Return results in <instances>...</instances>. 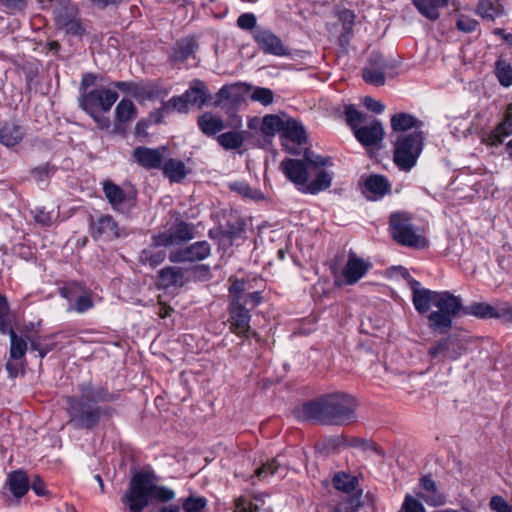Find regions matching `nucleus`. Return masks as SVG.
<instances>
[{"label":"nucleus","instance_id":"obj_1","mask_svg":"<svg viewBox=\"0 0 512 512\" xmlns=\"http://www.w3.org/2000/svg\"><path fill=\"white\" fill-rule=\"evenodd\" d=\"M79 394L66 397V411L69 416L67 424L75 430L91 431L96 428L103 417L110 418L116 410L99 403H112L120 394L112 392L106 385H96L91 381L78 385Z\"/></svg>","mask_w":512,"mask_h":512},{"label":"nucleus","instance_id":"obj_2","mask_svg":"<svg viewBox=\"0 0 512 512\" xmlns=\"http://www.w3.org/2000/svg\"><path fill=\"white\" fill-rule=\"evenodd\" d=\"M358 402L354 396L336 391L304 402L297 409V417L319 425L344 426L357 420Z\"/></svg>","mask_w":512,"mask_h":512},{"label":"nucleus","instance_id":"obj_3","mask_svg":"<svg viewBox=\"0 0 512 512\" xmlns=\"http://www.w3.org/2000/svg\"><path fill=\"white\" fill-rule=\"evenodd\" d=\"M256 278H228L229 329L239 337L247 338L251 329V311L263 302L262 291H251Z\"/></svg>","mask_w":512,"mask_h":512},{"label":"nucleus","instance_id":"obj_4","mask_svg":"<svg viewBox=\"0 0 512 512\" xmlns=\"http://www.w3.org/2000/svg\"><path fill=\"white\" fill-rule=\"evenodd\" d=\"M436 308L427 315L428 328L434 334H447L453 327L454 319L466 316V306L461 297L448 290L440 291Z\"/></svg>","mask_w":512,"mask_h":512},{"label":"nucleus","instance_id":"obj_5","mask_svg":"<svg viewBox=\"0 0 512 512\" xmlns=\"http://www.w3.org/2000/svg\"><path fill=\"white\" fill-rule=\"evenodd\" d=\"M151 476L152 471L136 472L129 483V488L122 496V503L130 512H142L151 499Z\"/></svg>","mask_w":512,"mask_h":512},{"label":"nucleus","instance_id":"obj_6","mask_svg":"<svg viewBox=\"0 0 512 512\" xmlns=\"http://www.w3.org/2000/svg\"><path fill=\"white\" fill-rule=\"evenodd\" d=\"M412 221V214L404 211H396L389 216V234L401 246L416 247V231Z\"/></svg>","mask_w":512,"mask_h":512},{"label":"nucleus","instance_id":"obj_7","mask_svg":"<svg viewBox=\"0 0 512 512\" xmlns=\"http://www.w3.org/2000/svg\"><path fill=\"white\" fill-rule=\"evenodd\" d=\"M194 237V225L178 217L167 231L153 235L152 242L156 247H172L187 243Z\"/></svg>","mask_w":512,"mask_h":512},{"label":"nucleus","instance_id":"obj_8","mask_svg":"<svg viewBox=\"0 0 512 512\" xmlns=\"http://www.w3.org/2000/svg\"><path fill=\"white\" fill-rule=\"evenodd\" d=\"M393 144V161L401 170L408 172L416 164V153L413 151L416 145V132L396 135L391 139Z\"/></svg>","mask_w":512,"mask_h":512},{"label":"nucleus","instance_id":"obj_9","mask_svg":"<svg viewBox=\"0 0 512 512\" xmlns=\"http://www.w3.org/2000/svg\"><path fill=\"white\" fill-rule=\"evenodd\" d=\"M89 226L94 240L114 241L129 235L127 228L119 226L113 216L109 214H103L97 218L90 216Z\"/></svg>","mask_w":512,"mask_h":512},{"label":"nucleus","instance_id":"obj_10","mask_svg":"<svg viewBox=\"0 0 512 512\" xmlns=\"http://www.w3.org/2000/svg\"><path fill=\"white\" fill-rule=\"evenodd\" d=\"M119 94L109 88L90 90L88 93L80 94L78 99L79 107L85 112H91L100 107L103 112H108L117 101Z\"/></svg>","mask_w":512,"mask_h":512},{"label":"nucleus","instance_id":"obj_11","mask_svg":"<svg viewBox=\"0 0 512 512\" xmlns=\"http://www.w3.org/2000/svg\"><path fill=\"white\" fill-rule=\"evenodd\" d=\"M254 42L258 48L267 55L277 57H288L291 55L290 49L283 43L271 29L258 27L252 32Z\"/></svg>","mask_w":512,"mask_h":512},{"label":"nucleus","instance_id":"obj_12","mask_svg":"<svg viewBox=\"0 0 512 512\" xmlns=\"http://www.w3.org/2000/svg\"><path fill=\"white\" fill-rule=\"evenodd\" d=\"M211 250L210 243L206 240H201L170 252L168 258L172 263L200 262L211 255Z\"/></svg>","mask_w":512,"mask_h":512},{"label":"nucleus","instance_id":"obj_13","mask_svg":"<svg viewBox=\"0 0 512 512\" xmlns=\"http://www.w3.org/2000/svg\"><path fill=\"white\" fill-rule=\"evenodd\" d=\"M419 487L421 491H418V512H426L420 500L432 507L442 506L446 503L445 495L439 490L430 474L420 478Z\"/></svg>","mask_w":512,"mask_h":512},{"label":"nucleus","instance_id":"obj_14","mask_svg":"<svg viewBox=\"0 0 512 512\" xmlns=\"http://www.w3.org/2000/svg\"><path fill=\"white\" fill-rule=\"evenodd\" d=\"M103 192L112 208L121 213H129L136 206V197L128 196L124 190L111 181L103 185Z\"/></svg>","mask_w":512,"mask_h":512},{"label":"nucleus","instance_id":"obj_15","mask_svg":"<svg viewBox=\"0 0 512 512\" xmlns=\"http://www.w3.org/2000/svg\"><path fill=\"white\" fill-rule=\"evenodd\" d=\"M466 348V342L459 335L450 334L430 347L428 353L432 358L445 353L449 359L456 360L464 353Z\"/></svg>","mask_w":512,"mask_h":512},{"label":"nucleus","instance_id":"obj_16","mask_svg":"<svg viewBox=\"0 0 512 512\" xmlns=\"http://www.w3.org/2000/svg\"><path fill=\"white\" fill-rule=\"evenodd\" d=\"M357 141L365 148H378L384 138L383 124L373 119L369 125L361 126L353 132Z\"/></svg>","mask_w":512,"mask_h":512},{"label":"nucleus","instance_id":"obj_17","mask_svg":"<svg viewBox=\"0 0 512 512\" xmlns=\"http://www.w3.org/2000/svg\"><path fill=\"white\" fill-rule=\"evenodd\" d=\"M280 170L298 189L308 182L309 173L303 160L285 158L280 163Z\"/></svg>","mask_w":512,"mask_h":512},{"label":"nucleus","instance_id":"obj_18","mask_svg":"<svg viewBox=\"0 0 512 512\" xmlns=\"http://www.w3.org/2000/svg\"><path fill=\"white\" fill-rule=\"evenodd\" d=\"M372 268V264L362 258H359L353 251L348 254V260L342 270L345 283L347 285L356 284Z\"/></svg>","mask_w":512,"mask_h":512},{"label":"nucleus","instance_id":"obj_19","mask_svg":"<svg viewBox=\"0 0 512 512\" xmlns=\"http://www.w3.org/2000/svg\"><path fill=\"white\" fill-rule=\"evenodd\" d=\"M165 150V147L149 148L138 146L133 150V158L139 166L147 170L161 169Z\"/></svg>","mask_w":512,"mask_h":512},{"label":"nucleus","instance_id":"obj_20","mask_svg":"<svg viewBox=\"0 0 512 512\" xmlns=\"http://www.w3.org/2000/svg\"><path fill=\"white\" fill-rule=\"evenodd\" d=\"M363 193L368 199L377 201L391 193V184L384 175L371 174L364 182Z\"/></svg>","mask_w":512,"mask_h":512},{"label":"nucleus","instance_id":"obj_21","mask_svg":"<svg viewBox=\"0 0 512 512\" xmlns=\"http://www.w3.org/2000/svg\"><path fill=\"white\" fill-rule=\"evenodd\" d=\"M186 282L185 271L178 266H166L158 271L157 285L161 289L182 287Z\"/></svg>","mask_w":512,"mask_h":512},{"label":"nucleus","instance_id":"obj_22","mask_svg":"<svg viewBox=\"0 0 512 512\" xmlns=\"http://www.w3.org/2000/svg\"><path fill=\"white\" fill-rule=\"evenodd\" d=\"M6 486L15 498L20 499L30 489V477L22 469L11 471L7 475Z\"/></svg>","mask_w":512,"mask_h":512},{"label":"nucleus","instance_id":"obj_23","mask_svg":"<svg viewBox=\"0 0 512 512\" xmlns=\"http://www.w3.org/2000/svg\"><path fill=\"white\" fill-rule=\"evenodd\" d=\"M197 48L198 43L194 37H184L178 40L173 46L169 55V60L173 63H182L186 61Z\"/></svg>","mask_w":512,"mask_h":512},{"label":"nucleus","instance_id":"obj_24","mask_svg":"<svg viewBox=\"0 0 512 512\" xmlns=\"http://www.w3.org/2000/svg\"><path fill=\"white\" fill-rule=\"evenodd\" d=\"M78 15V6L71 0H58V6L53 9L54 24L57 29L74 20Z\"/></svg>","mask_w":512,"mask_h":512},{"label":"nucleus","instance_id":"obj_25","mask_svg":"<svg viewBox=\"0 0 512 512\" xmlns=\"http://www.w3.org/2000/svg\"><path fill=\"white\" fill-rule=\"evenodd\" d=\"M281 138L302 145L307 140L306 130L301 122L290 118L284 121Z\"/></svg>","mask_w":512,"mask_h":512},{"label":"nucleus","instance_id":"obj_26","mask_svg":"<svg viewBox=\"0 0 512 512\" xmlns=\"http://www.w3.org/2000/svg\"><path fill=\"white\" fill-rule=\"evenodd\" d=\"M185 97L189 105H196L202 108L210 99V94L205 82L196 79L191 83L189 89L185 91Z\"/></svg>","mask_w":512,"mask_h":512},{"label":"nucleus","instance_id":"obj_27","mask_svg":"<svg viewBox=\"0 0 512 512\" xmlns=\"http://www.w3.org/2000/svg\"><path fill=\"white\" fill-rule=\"evenodd\" d=\"M224 237L227 241V246H232L234 241L239 239L245 232L246 223L239 216H231L224 224H220Z\"/></svg>","mask_w":512,"mask_h":512},{"label":"nucleus","instance_id":"obj_28","mask_svg":"<svg viewBox=\"0 0 512 512\" xmlns=\"http://www.w3.org/2000/svg\"><path fill=\"white\" fill-rule=\"evenodd\" d=\"M25 135L22 126L15 123H4L0 129V143L10 148L19 144Z\"/></svg>","mask_w":512,"mask_h":512},{"label":"nucleus","instance_id":"obj_29","mask_svg":"<svg viewBox=\"0 0 512 512\" xmlns=\"http://www.w3.org/2000/svg\"><path fill=\"white\" fill-rule=\"evenodd\" d=\"M163 175L172 183H180L188 174L183 161L170 158L161 167Z\"/></svg>","mask_w":512,"mask_h":512},{"label":"nucleus","instance_id":"obj_30","mask_svg":"<svg viewBox=\"0 0 512 512\" xmlns=\"http://www.w3.org/2000/svg\"><path fill=\"white\" fill-rule=\"evenodd\" d=\"M512 135V120L505 118L500 121L496 127L487 133L484 142L490 146H499L504 142L506 137Z\"/></svg>","mask_w":512,"mask_h":512},{"label":"nucleus","instance_id":"obj_31","mask_svg":"<svg viewBox=\"0 0 512 512\" xmlns=\"http://www.w3.org/2000/svg\"><path fill=\"white\" fill-rule=\"evenodd\" d=\"M197 124L201 132L208 137L216 135L225 128V124L220 117L208 112L198 117Z\"/></svg>","mask_w":512,"mask_h":512},{"label":"nucleus","instance_id":"obj_32","mask_svg":"<svg viewBox=\"0 0 512 512\" xmlns=\"http://www.w3.org/2000/svg\"><path fill=\"white\" fill-rule=\"evenodd\" d=\"M248 131H228L218 135L217 142L225 150L239 149L249 137Z\"/></svg>","mask_w":512,"mask_h":512},{"label":"nucleus","instance_id":"obj_33","mask_svg":"<svg viewBox=\"0 0 512 512\" xmlns=\"http://www.w3.org/2000/svg\"><path fill=\"white\" fill-rule=\"evenodd\" d=\"M390 124L392 129L390 138L392 139L395 138L396 135L404 134L415 127L416 117L408 113L399 112L391 117Z\"/></svg>","mask_w":512,"mask_h":512},{"label":"nucleus","instance_id":"obj_34","mask_svg":"<svg viewBox=\"0 0 512 512\" xmlns=\"http://www.w3.org/2000/svg\"><path fill=\"white\" fill-rule=\"evenodd\" d=\"M332 180L333 177L330 173L321 170L309 184L306 183L303 188H299V191L305 194L316 195L327 190L331 186Z\"/></svg>","mask_w":512,"mask_h":512},{"label":"nucleus","instance_id":"obj_35","mask_svg":"<svg viewBox=\"0 0 512 512\" xmlns=\"http://www.w3.org/2000/svg\"><path fill=\"white\" fill-rule=\"evenodd\" d=\"M56 335L57 333H53L45 336L29 338L30 349L32 351H37L39 357L43 359L49 352L55 349L56 344L53 340Z\"/></svg>","mask_w":512,"mask_h":512},{"label":"nucleus","instance_id":"obj_36","mask_svg":"<svg viewBox=\"0 0 512 512\" xmlns=\"http://www.w3.org/2000/svg\"><path fill=\"white\" fill-rule=\"evenodd\" d=\"M448 3L449 0H418V12L430 21H435L440 16L439 9Z\"/></svg>","mask_w":512,"mask_h":512},{"label":"nucleus","instance_id":"obj_37","mask_svg":"<svg viewBox=\"0 0 512 512\" xmlns=\"http://www.w3.org/2000/svg\"><path fill=\"white\" fill-rule=\"evenodd\" d=\"M440 291H433L424 287H420L418 282V313L424 314L430 311L432 305L436 307L437 299H439Z\"/></svg>","mask_w":512,"mask_h":512},{"label":"nucleus","instance_id":"obj_38","mask_svg":"<svg viewBox=\"0 0 512 512\" xmlns=\"http://www.w3.org/2000/svg\"><path fill=\"white\" fill-rule=\"evenodd\" d=\"M7 334L10 336V359L11 360H20L22 359L26 351L28 349L27 341L16 334L14 329L9 327V330L7 331Z\"/></svg>","mask_w":512,"mask_h":512},{"label":"nucleus","instance_id":"obj_39","mask_svg":"<svg viewBox=\"0 0 512 512\" xmlns=\"http://www.w3.org/2000/svg\"><path fill=\"white\" fill-rule=\"evenodd\" d=\"M361 491L355 494H347L335 504L334 512H358L362 506Z\"/></svg>","mask_w":512,"mask_h":512},{"label":"nucleus","instance_id":"obj_40","mask_svg":"<svg viewBox=\"0 0 512 512\" xmlns=\"http://www.w3.org/2000/svg\"><path fill=\"white\" fill-rule=\"evenodd\" d=\"M284 120L278 115L268 114L262 118L260 132L264 137H273L276 133H281Z\"/></svg>","mask_w":512,"mask_h":512},{"label":"nucleus","instance_id":"obj_41","mask_svg":"<svg viewBox=\"0 0 512 512\" xmlns=\"http://www.w3.org/2000/svg\"><path fill=\"white\" fill-rule=\"evenodd\" d=\"M387 274L390 278L394 279H403L407 281L410 290H411V300L416 308V281L413 279V277L410 275V272L407 268L403 266H392L387 269Z\"/></svg>","mask_w":512,"mask_h":512},{"label":"nucleus","instance_id":"obj_42","mask_svg":"<svg viewBox=\"0 0 512 512\" xmlns=\"http://www.w3.org/2000/svg\"><path fill=\"white\" fill-rule=\"evenodd\" d=\"M136 106L133 101L123 98L115 108V120L117 123H125L136 116Z\"/></svg>","mask_w":512,"mask_h":512},{"label":"nucleus","instance_id":"obj_43","mask_svg":"<svg viewBox=\"0 0 512 512\" xmlns=\"http://www.w3.org/2000/svg\"><path fill=\"white\" fill-rule=\"evenodd\" d=\"M334 487L347 494H353L358 486V479L355 476L341 472L337 473L333 478Z\"/></svg>","mask_w":512,"mask_h":512},{"label":"nucleus","instance_id":"obj_44","mask_svg":"<svg viewBox=\"0 0 512 512\" xmlns=\"http://www.w3.org/2000/svg\"><path fill=\"white\" fill-rule=\"evenodd\" d=\"M495 306L485 302H473L466 306V316L471 315L479 319H494Z\"/></svg>","mask_w":512,"mask_h":512},{"label":"nucleus","instance_id":"obj_45","mask_svg":"<svg viewBox=\"0 0 512 512\" xmlns=\"http://www.w3.org/2000/svg\"><path fill=\"white\" fill-rule=\"evenodd\" d=\"M229 189L242 197L252 199V200H260L263 199V194L259 189H253L247 182L245 181H234L229 183Z\"/></svg>","mask_w":512,"mask_h":512},{"label":"nucleus","instance_id":"obj_46","mask_svg":"<svg viewBox=\"0 0 512 512\" xmlns=\"http://www.w3.org/2000/svg\"><path fill=\"white\" fill-rule=\"evenodd\" d=\"M156 476L154 472L152 471L151 476V499H156L162 503L169 502L175 498V492L166 487L161 485H156Z\"/></svg>","mask_w":512,"mask_h":512},{"label":"nucleus","instance_id":"obj_47","mask_svg":"<svg viewBox=\"0 0 512 512\" xmlns=\"http://www.w3.org/2000/svg\"><path fill=\"white\" fill-rule=\"evenodd\" d=\"M495 75L502 86L509 87L512 85V67L501 57L495 63Z\"/></svg>","mask_w":512,"mask_h":512},{"label":"nucleus","instance_id":"obj_48","mask_svg":"<svg viewBox=\"0 0 512 512\" xmlns=\"http://www.w3.org/2000/svg\"><path fill=\"white\" fill-rule=\"evenodd\" d=\"M344 116L347 124L353 130V132L355 129H358L360 127L359 125L365 122L367 119V115L359 111L353 104L345 106Z\"/></svg>","mask_w":512,"mask_h":512},{"label":"nucleus","instance_id":"obj_49","mask_svg":"<svg viewBox=\"0 0 512 512\" xmlns=\"http://www.w3.org/2000/svg\"><path fill=\"white\" fill-rule=\"evenodd\" d=\"M347 447H354L361 449L364 452L372 451L375 454L383 455L382 450L379 448V446L367 439L359 438V437H351L347 438Z\"/></svg>","mask_w":512,"mask_h":512},{"label":"nucleus","instance_id":"obj_50","mask_svg":"<svg viewBox=\"0 0 512 512\" xmlns=\"http://www.w3.org/2000/svg\"><path fill=\"white\" fill-rule=\"evenodd\" d=\"M362 77L366 83L376 87H380L385 84V72L379 69L364 67L362 69Z\"/></svg>","mask_w":512,"mask_h":512},{"label":"nucleus","instance_id":"obj_51","mask_svg":"<svg viewBox=\"0 0 512 512\" xmlns=\"http://www.w3.org/2000/svg\"><path fill=\"white\" fill-rule=\"evenodd\" d=\"M207 506V499L203 496L190 495L182 501L184 512H203Z\"/></svg>","mask_w":512,"mask_h":512},{"label":"nucleus","instance_id":"obj_52","mask_svg":"<svg viewBox=\"0 0 512 512\" xmlns=\"http://www.w3.org/2000/svg\"><path fill=\"white\" fill-rule=\"evenodd\" d=\"M167 257V254L164 250H159L156 252L143 250L141 252V262L145 265H149L151 268H156L158 265L162 264Z\"/></svg>","mask_w":512,"mask_h":512},{"label":"nucleus","instance_id":"obj_53","mask_svg":"<svg viewBox=\"0 0 512 512\" xmlns=\"http://www.w3.org/2000/svg\"><path fill=\"white\" fill-rule=\"evenodd\" d=\"M58 30L63 31L66 35H70L73 37H77L82 39L86 34V28L83 26L79 15L70 22L65 23L62 27L58 28Z\"/></svg>","mask_w":512,"mask_h":512},{"label":"nucleus","instance_id":"obj_54","mask_svg":"<svg viewBox=\"0 0 512 512\" xmlns=\"http://www.w3.org/2000/svg\"><path fill=\"white\" fill-rule=\"evenodd\" d=\"M304 163H306L311 168H319V167H326L331 166L332 161L330 157H323L319 154L314 153L310 149H306L304 151Z\"/></svg>","mask_w":512,"mask_h":512},{"label":"nucleus","instance_id":"obj_55","mask_svg":"<svg viewBox=\"0 0 512 512\" xmlns=\"http://www.w3.org/2000/svg\"><path fill=\"white\" fill-rule=\"evenodd\" d=\"M10 307L7 298L0 294V334L5 335L11 327V321L9 318Z\"/></svg>","mask_w":512,"mask_h":512},{"label":"nucleus","instance_id":"obj_56","mask_svg":"<svg viewBox=\"0 0 512 512\" xmlns=\"http://www.w3.org/2000/svg\"><path fill=\"white\" fill-rule=\"evenodd\" d=\"M163 109L175 110L180 113H186L189 109V103L185 97V92L180 96H173L168 101L163 102Z\"/></svg>","mask_w":512,"mask_h":512},{"label":"nucleus","instance_id":"obj_57","mask_svg":"<svg viewBox=\"0 0 512 512\" xmlns=\"http://www.w3.org/2000/svg\"><path fill=\"white\" fill-rule=\"evenodd\" d=\"M250 98L252 101L259 102L264 106H269L274 101V92L265 87H256L251 95Z\"/></svg>","mask_w":512,"mask_h":512},{"label":"nucleus","instance_id":"obj_58","mask_svg":"<svg viewBox=\"0 0 512 512\" xmlns=\"http://www.w3.org/2000/svg\"><path fill=\"white\" fill-rule=\"evenodd\" d=\"M57 168L51 163L47 162L39 165L31 170V176L38 182H43L54 175Z\"/></svg>","mask_w":512,"mask_h":512},{"label":"nucleus","instance_id":"obj_59","mask_svg":"<svg viewBox=\"0 0 512 512\" xmlns=\"http://www.w3.org/2000/svg\"><path fill=\"white\" fill-rule=\"evenodd\" d=\"M167 94V89L155 83H149L143 89V96L148 100H156L160 97L166 96Z\"/></svg>","mask_w":512,"mask_h":512},{"label":"nucleus","instance_id":"obj_60","mask_svg":"<svg viewBox=\"0 0 512 512\" xmlns=\"http://www.w3.org/2000/svg\"><path fill=\"white\" fill-rule=\"evenodd\" d=\"M280 467L279 461L275 458L271 461L263 464L261 467L257 468L255 473L256 476L260 479H264L268 476L274 475Z\"/></svg>","mask_w":512,"mask_h":512},{"label":"nucleus","instance_id":"obj_61","mask_svg":"<svg viewBox=\"0 0 512 512\" xmlns=\"http://www.w3.org/2000/svg\"><path fill=\"white\" fill-rule=\"evenodd\" d=\"M368 64L370 68L379 69L386 71V69L392 68V65L385 59V57L379 52H372L368 58Z\"/></svg>","mask_w":512,"mask_h":512},{"label":"nucleus","instance_id":"obj_62","mask_svg":"<svg viewBox=\"0 0 512 512\" xmlns=\"http://www.w3.org/2000/svg\"><path fill=\"white\" fill-rule=\"evenodd\" d=\"M489 507L495 512H512V506L500 495L491 497Z\"/></svg>","mask_w":512,"mask_h":512},{"label":"nucleus","instance_id":"obj_63","mask_svg":"<svg viewBox=\"0 0 512 512\" xmlns=\"http://www.w3.org/2000/svg\"><path fill=\"white\" fill-rule=\"evenodd\" d=\"M494 319H501L512 323V306L508 303L495 305Z\"/></svg>","mask_w":512,"mask_h":512},{"label":"nucleus","instance_id":"obj_64","mask_svg":"<svg viewBox=\"0 0 512 512\" xmlns=\"http://www.w3.org/2000/svg\"><path fill=\"white\" fill-rule=\"evenodd\" d=\"M235 512H259V507L245 497H238L235 499Z\"/></svg>","mask_w":512,"mask_h":512}]
</instances>
